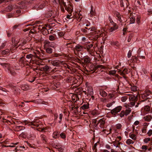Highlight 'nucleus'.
Wrapping results in <instances>:
<instances>
[{
    "label": "nucleus",
    "mask_w": 152,
    "mask_h": 152,
    "mask_svg": "<svg viewBox=\"0 0 152 152\" xmlns=\"http://www.w3.org/2000/svg\"><path fill=\"white\" fill-rule=\"evenodd\" d=\"M142 98L143 99L141 101L137 102L138 100V98L136 96L134 95H132L129 97V99L130 102V104L129 106L131 107H134V108L138 107L139 105L141 104V102H143L146 101L148 99L146 98V96L144 94L141 95Z\"/></svg>",
    "instance_id": "nucleus-1"
},
{
    "label": "nucleus",
    "mask_w": 152,
    "mask_h": 152,
    "mask_svg": "<svg viewBox=\"0 0 152 152\" xmlns=\"http://www.w3.org/2000/svg\"><path fill=\"white\" fill-rule=\"evenodd\" d=\"M122 107L121 106H118L109 112L107 115V118H110V117H116L117 116L118 113L119 112L122 110Z\"/></svg>",
    "instance_id": "nucleus-2"
},
{
    "label": "nucleus",
    "mask_w": 152,
    "mask_h": 152,
    "mask_svg": "<svg viewBox=\"0 0 152 152\" xmlns=\"http://www.w3.org/2000/svg\"><path fill=\"white\" fill-rule=\"evenodd\" d=\"M13 9H17L16 12L17 13H20L23 12L21 6H18L16 5H15L13 6L10 5L6 8L5 9L6 12H9L12 10Z\"/></svg>",
    "instance_id": "nucleus-3"
},
{
    "label": "nucleus",
    "mask_w": 152,
    "mask_h": 152,
    "mask_svg": "<svg viewBox=\"0 0 152 152\" xmlns=\"http://www.w3.org/2000/svg\"><path fill=\"white\" fill-rule=\"evenodd\" d=\"M109 21H110V23H111V24H109L108 26H110L111 25L112 26L108 28V31L110 33L112 32L118 28V26L112 20L109 19L108 22Z\"/></svg>",
    "instance_id": "nucleus-4"
},
{
    "label": "nucleus",
    "mask_w": 152,
    "mask_h": 152,
    "mask_svg": "<svg viewBox=\"0 0 152 152\" xmlns=\"http://www.w3.org/2000/svg\"><path fill=\"white\" fill-rule=\"evenodd\" d=\"M39 120H34V121L31 122L28 121H24V124L25 125L33 126L37 127H40L42 125L40 123H39Z\"/></svg>",
    "instance_id": "nucleus-5"
},
{
    "label": "nucleus",
    "mask_w": 152,
    "mask_h": 152,
    "mask_svg": "<svg viewBox=\"0 0 152 152\" xmlns=\"http://www.w3.org/2000/svg\"><path fill=\"white\" fill-rule=\"evenodd\" d=\"M93 45L92 44H86L84 46V48L86 49L91 54L93 52Z\"/></svg>",
    "instance_id": "nucleus-6"
},
{
    "label": "nucleus",
    "mask_w": 152,
    "mask_h": 152,
    "mask_svg": "<svg viewBox=\"0 0 152 152\" xmlns=\"http://www.w3.org/2000/svg\"><path fill=\"white\" fill-rule=\"evenodd\" d=\"M45 45L49 47H52L55 48L56 47L55 43L54 42H50L48 41H46L45 42Z\"/></svg>",
    "instance_id": "nucleus-7"
},
{
    "label": "nucleus",
    "mask_w": 152,
    "mask_h": 152,
    "mask_svg": "<svg viewBox=\"0 0 152 152\" xmlns=\"http://www.w3.org/2000/svg\"><path fill=\"white\" fill-rule=\"evenodd\" d=\"M84 47L79 45H77L74 48V49L77 52L82 51L83 50Z\"/></svg>",
    "instance_id": "nucleus-8"
},
{
    "label": "nucleus",
    "mask_w": 152,
    "mask_h": 152,
    "mask_svg": "<svg viewBox=\"0 0 152 152\" xmlns=\"http://www.w3.org/2000/svg\"><path fill=\"white\" fill-rule=\"evenodd\" d=\"M64 4L65 9L69 13V14H71L72 11L73 9V6L71 5H69V6L68 7L66 5L65 3H64Z\"/></svg>",
    "instance_id": "nucleus-9"
},
{
    "label": "nucleus",
    "mask_w": 152,
    "mask_h": 152,
    "mask_svg": "<svg viewBox=\"0 0 152 152\" xmlns=\"http://www.w3.org/2000/svg\"><path fill=\"white\" fill-rule=\"evenodd\" d=\"M129 72V70L127 69L126 68H124L123 71L121 70L120 74L123 76V77L126 78V77L125 76V75L126 74H128Z\"/></svg>",
    "instance_id": "nucleus-10"
},
{
    "label": "nucleus",
    "mask_w": 152,
    "mask_h": 152,
    "mask_svg": "<svg viewBox=\"0 0 152 152\" xmlns=\"http://www.w3.org/2000/svg\"><path fill=\"white\" fill-rule=\"evenodd\" d=\"M99 93L100 95L103 97H106L107 95V93L103 89L100 90Z\"/></svg>",
    "instance_id": "nucleus-11"
},
{
    "label": "nucleus",
    "mask_w": 152,
    "mask_h": 152,
    "mask_svg": "<svg viewBox=\"0 0 152 152\" xmlns=\"http://www.w3.org/2000/svg\"><path fill=\"white\" fill-rule=\"evenodd\" d=\"M84 62L86 64H88L90 63L91 58L88 56H85L83 58Z\"/></svg>",
    "instance_id": "nucleus-12"
},
{
    "label": "nucleus",
    "mask_w": 152,
    "mask_h": 152,
    "mask_svg": "<svg viewBox=\"0 0 152 152\" xmlns=\"http://www.w3.org/2000/svg\"><path fill=\"white\" fill-rule=\"evenodd\" d=\"M25 127L22 126H15V130L17 131H19L25 129Z\"/></svg>",
    "instance_id": "nucleus-13"
},
{
    "label": "nucleus",
    "mask_w": 152,
    "mask_h": 152,
    "mask_svg": "<svg viewBox=\"0 0 152 152\" xmlns=\"http://www.w3.org/2000/svg\"><path fill=\"white\" fill-rule=\"evenodd\" d=\"M40 137L42 140L43 141V142H46L48 140L46 136L44 134H41L40 135Z\"/></svg>",
    "instance_id": "nucleus-14"
},
{
    "label": "nucleus",
    "mask_w": 152,
    "mask_h": 152,
    "mask_svg": "<svg viewBox=\"0 0 152 152\" xmlns=\"http://www.w3.org/2000/svg\"><path fill=\"white\" fill-rule=\"evenodd\" d=\"M45 49L46 51V52L50 54L52 53L53 50V49L50 47H47L45 46Z\"/></svg>",
    "instance_id": "nucleus-15"
},
{
    "label": "nucleus",
    "mask_w": 152,
    "mask_h": 152,
    "mask_svg": "<svg viewBox=\"0 0 152 152\" xmlns=\"http://www.w3.org/2000/svg\"><path fill=\"white\" fill-rule=\"evenodd\" d=\"M60 132L57 131L54 132L53 133V137L54 138H57L60 137Z\"/></svg>",
    "instance_id": "nucleus-16"
},
{
    "label": "nucleus",
    "mask_w": 152,
    "mask_h": 152,
    "mask_svg": "<svg viewBox=\"0 0 152 152\" xmlns=\"http://www.w3.org/2000/svg\"><path fill=\"white\" fill-rule=\"evenodd\" d=\"M57 38L56 34H53V35H50L49 36V39L50 41H53Z\"/></svg>",
    "instance_id": "nucleus-17"
},
{
    "label": "nucleus",
    "mask_w": 152,
    "mask_h": 152,
    "mask_svg": "<svg viewBox=\"0 0 152 152\" xmlns=\"http://www.w3.org/2000/svg\"><path fill=\"white\" fill-rule=\"evenodd\" d=\"M145 95L146 97V98L147 99H148V101L147 102H151L150 101V99H151V96H150V94H151V92L150 91H149L148 92H146L144 94Z\"/></svg>",
    "instance_id": "nucleus-18"
},
{
    "label": "nucleus",
    "mask_w": 152,
    "mask_h": 152,
    "mask_svg": "<svg viewBox=\"0 0 152 152\" xmlns=\"http://www.w3.org/2000/svg\"><path fill=\"white\" fill-rule=\"evenodd\" d=\"M36 135L33 134H28L27 135V137L28 138L31 140H34L36 137Z\"/></svg>",
    "instance_id": "nucleus-19"
},
{
    "label": "nucleus",
    "mask_w": 152,
    "mask_h": 152,
    "mask_svg": "<svg viewBox=\"0 0 152 152\" xmlns=\"http://www.w3.org/2000/svg\"><path fill=\"white\" fill-rule=\"evenodd\" d=\"M144 118L145 121L149 122L152 119V117L151 115H148L144 117Z\"/></svg>",
    "instance_id": "nucleus-20"
},
{
    "label": "nucleus",
    "mask_w": 152,
    "mask_h": 152,
    "mask_svg": "<svg viewBox=\"0 0 152 152\" xmlns=\"http://www.w3.org/2000/svg\"><path fill=\"white\" fill-rule=\"evenodd\" d=\"M20 87L21 88V89L23 90H26L28 89L29 88L28 86L22 84L20 86Z\"/></svg>",
    "instance_id": "nucleus-21"
},
{
    "label": "nucleus",
    "mask_w": 152,
    "mask_h": 152,
    "mask_svg": "<svg viewBox=\"0 0 152 152\" xmlns=\"http://www.w3.org/2000/svg\"><path fill=\"white\" fill-rule=\"evenodd\" d=\"M42 34L44 35H46L48 34V30L46 29L45 27H42Z\"/></svg>",
    "instance_id": "nucleus-22"
},
{
    "label": "nucleus",
    "mask_w": 152,
    "mask_h": 152,
    "mask_svg": "<svg viewBox=\"0 0 152 152\" xmlns=\"http://www.w3.org/2000/svg\"><path fill=\"white\" fill-rule=\"evenodd\" d=\"M129 136L131 139L133 140H135L137 138L136 135L132 133V132L129 134Z\"/></svg>",
    "instance_id": "nucleus-23"
},
{
    "label": "nucleus",
    "mask_w": 152,
    "mask_h": 152,
    "mask_svg": "<svg viewBox=\"0 0 152 152\" xmlns=\"http://www.w3.org/2000/svg\"><path fill=\"white\" fill-rule=\"evenodd\" d=\"M124 115H126V114L125 113V111L124 110H122L121 111L120 113L118 114L117 116H119L121 117L122 118L124 117Z\"/></svg>",
    "instance_id": "nucleus-24"
},
{
    "label": "nucleus",
    "mask_w": 152,
    "mask_h": 152,
    "mask_svg": "<svg viewBox=\"0 0 152 152\" xmlns=\"http://www.w3.org/2000/svg\"><path fill=\"white\" fill-rule=\"evenodd\" d=\"M36 129L40 132H46V131L47 130V129H46L45 128H42L40 127H39L38 128H36Z\"/></svg>",
    "instance_id": "nucleus-25"
},
{
    "label": "nucleus",
    "mask_w": 152,
    "mask_h": 152,
    "mask_svg": "<svg viewBox=\"0 0 152 152\" xmlns=\"http://www.w3.org/2000/svg\"><path fill=\"white\" fill-rule=\"evenodd\" d=\"M0 65L3 66L4 68H8L9 66V64L5 63H1Z\"/></svg>",
    "instance_id": "nucleus-26"
},
{
    "label": "nucleus",
    "mask_w": 152,
    "mask_h": 152,
    "mask_svg": "<svg viewBox=\"0 0 152 152\" xmlns=\"http://www.w3.org/2000/svg\"><path fill=\"white\" fill-rule=\"evenodd\" d=\"M121 144V143L119 141H117L115 143L113 144V145L116 147V148H118L120 149H121L120 145Z\"/></svg>",
    "instance_id": "nucleus-27"
},
{
    "label": "nucleus",
    "mask_w": 152,
    "mask_h": 152,
    "mask_svg": "<svg viewBox=\"0 0 152 152\" xmlns=\"http://www.w3.org/2000/svg\"><path fill=\"white\" fill-rule=\"evenodd\" d=\"M111 45H115L117 47H118L119 46V43L117 41H113L111 43Z\"/></svg>",
    "instance_id": "nucleus-28"
},
{
    "label": "nucleus",
    "mask_w": 152,
    "mask_h": 152,
    "mask_svg": "<svg viewBox=\"0 0 152 152\" xmlns=\"http://www.w3.org/2000/svg\"><path fill=\"white\" fill-rule=\"evenodd\" d=\"M81 107L83 110L87 109L89 107V104H84Z\"/></svg>",
    "instance_id": "nucleus-29"
},
{
    "label": "nucleus",
    "mask_w": 152,
    "mask_h": 152,
    "mask_svg": "<svg viewBox=\"0 0 152 152\" xmlns=\"http://www.w3.org/2000/svg\"><path fill=\"white\" fill-rule=\"evenodd\" d=\"M116 17L118 18V20L121 22H123V20L121 19V15L119 13H118L116 14Z\"/></svg>",
    "instance_id": "nucleus-30"
},
{
    "label": "nucleus",
    "mask_w": 152,
    "mask_h": 152,
    "mask_svg": "<svg viewBox=\"0 0 152 152\" xmlns=\"http://www.w3.org/2000/svg\"><path fill=\"white\" fill-rule=\"evenodd\" d=\"M42 69L45 71L48 72L49 71L48 70L49 69V67L48 66H45L43 67Z\"/></svg>",
    "instance_id": "nucleus-31"
},
{
    "label": "nucleus",
    "mask_w": 152,
    "mask_h": 152,
    "mask_svg": "<svg viewBox=\"0 0 152 152\" xmlns=\"http://www.w3.org/2000/svg\"><path fill=\"white\" fill-rule=\"evenodd\" d=\"M63 139H65L66 138V135L65 133L64 132H61L59 135Z\"/></svg>",
    "instance_id": "nucleus-32"
},
{
    "label": "nucleus",
    "mask_w": 152,
    "mask_h": 152,
    "mask_svg": "<svg viewBox=\"0 0 152 152\" xmlns=\"http://www.w3.org/2000/svg\"><path fill=\"white\" fill-rule=\"evenodd\" d=\"M10 52V50L9 49H7L5 50H3L2 52V54L4 55H6L8 54Z\"/></svg>",
    "instance_id": "nucleus-33"
},
{
    "label": "nucleus",
    "mask_w": 152,
    "mask_h": 152,
    "mask_svg": "<svg viewBox=\"0 0 152 152\" xmlns=\"http://www.w3.org/2000/svg\"><path fill=\"white\" fill-rule=\"evenodd\" d=\"M126 143L128 145H130L133 144L134 142L132 140L128 139L126 140Z\"/></svg>",
    "instance_id": "nucleus-34"
},
{
    "label": "nucleus",
    "mask_w": 152,
    "mask_h": 152,
    "mask_svg": "<svg viewBox=\"0 0 152 152\" xmlns=\"http://www.w3.org/2000/svg\"><path fill=\"white\" fill-rule=\"evenodd\" d=\"M33 55L31 54H29L26 56V57L28 59H30L29 61H31V58L33 57Z\"/></svg>",
    "instance_id": "nucleus-35"
},
{
    "label": "nucleus",
    "mask_w": 152,
    "mask_h": 152,
    "mask_svg": "<svg viewBox=\"0 0 152 152\" xmlns=\"http://www.w3.org/2000/svg\"><path fill=\"white\" fill-rule=\"evenodd\" d=\"M39 4H36L33 6V8L34 9H36L37 10H39Z\"/></svg>",
    "instance_id": "nucleus-36"
},
{
    "label": "nucleus",
    "mask_w": 152,
    "mask_h": 152,
    "mask_svg": "<svg viewBox=\"0 0 152 152\" xmlns=\"http://www.w3.org/2000/svg\"><path fill=\"white\" fill-rule=\"evenodd\" d=\"M144 109L145 111L148 112L150 110V107L148 105H146L144 107Z\"/></svg>",
    "instance_id": "nucleus-37"
},
{
    "label": "nucleus",
    "mask_w": 152,
    "mask_h": 152,
    "mask_svg": "<svg viewBox=\"0 0 152 152\" xmlns=\"http://www.w3.org/2000/svg\"><path fill=\"white\" fill-rule=\"evenodd\" d=\"M99 123L100 127L101 128H103L104 124V121H103L101 119H100V120Z\"/></svg>",
    "instance_id": "nucleus-38"
},
{
    "label": "nucleus",
    "mask_w": 152,
    "mask_h": 152,
    "mask_svg": "<svg viewBox=\"0 0 152 152\" xmlns=\"http://www.w3.org/2000/svg\"><path fill=\"white\" fill-rule=\"evenodd\" d=\"M25 148V147L24 146H17L16 149L18 150L23 151V149Z\"/></svg>",
    "instance_id": "nucleus-39"
},
{
    "label": "nucleus",
    "mask_w": 152,
    "mask_h": 152,
    "mask_svg": "<svg viewBox=\"0 0 152 152\" xmlns=\"http://www.w3.org/2000/svg\"><path fill=\"white\" fill-rule=\"evenodd\" d=\"M131 110L130 108H129L127 109H126L125 111V113L126 114V115H128L131 112Z\"/></svg>",
    "instance_id": "nucleus-40"
},
{
    "label": "nucleus",
    "mask_w": 152,
    "mask_h": 152,
    "mask_svg": "<svg viewBox=\"0 0 152 152\" xmlns=\"http://www.w3.org/2000/svg\"><path fill=\"white\" fill-rule=\"evenodd\" d=\"M20 136L21 137H23L24 138H25L27 137V135H26V133L24 132L22 133L20 135Z\"/></svg>",
    "instance_id": "nucleus-41"
},
{
    "label": "nucleus",
    "mask_w": 152,
    "mask_h": 152,
    "mask_svg": "<svg viewBox=\"0 0 152 152\" xmlns=\"http://www.w3.org/2000/svg\"><path fill=\"white\" fill-rule=\"evenodd\" d=\"M36 77H31L30 78H29V81L31 83H32L35 80Z\"/></svg>",
    "instance_id": "nucleus-42"
},
{
    "label": "nucleus",
    "mask_w": 152,
    "mask_h": 152,
    "mask_svg": "<svg viewBox=\"0 0 152 152\" xmlns=\"http://www.w3.org/2000/svg\"><path fill=\"white\" fill-rule=\"evenodd\" d=\"M135 20V18L133 16L131 17L130 18V21L131 23H134Z\"/></svg>",
    "instance_id": "nucleus-43"
},
{
    "label": "nucleus",
    "mask_w": 152,
    "mask_h": 152,
    "mask_svg": "<svg viewBox=\"0 0 152 152\" xmlns=\"http://www.w3.org/2000/svg\"><path fill=\"white\" fill-rule=\"evenodd\" d=\"M127 98H127V96H123L121 98V101L123 102H124L126 101V100L127 99Z\"/></svg>",
    "instance_id": "nucleus-44"
},
{
    "label": "nucleus",
    "mask_w": 152,
    "mask_h": 152,
    "mask_svg": "<svg viewBox=\"0 0 152 152\" xmlns=\"http://www.w3.org/2000/svg\"><path fill=\"white\" fill-rule=\"evenodd\" d=\"M9 71L10 73L12 75H15V72L13 70L10 69Z\"/></svg>",
    "instance_id": "nucleus-45"
},
{
    "label": "nucleus",
    "mask_w": 152,
    "mask_h": 152,
    "mask_svg": "<svg viewBox=\"0 0 152 152\" xmlns=\"http://www.w3.org/2000/svg\"><path fill=\"white\" fill-rule=\"evenodd\" d=\"M122 127V125L120 124H118L116 125V128L118 129H120Z\"/></svg>",
    "instance_id": "nucleus-46"
},
{
    "label": "nucleus",
    "mask_w": 152,
    "mask_h": 152,
    "mask_svg": "<svg viewBox=\"0 0 152 152\" xmlns=\"http://www.w3.org/2000/svg\"><path fill=\"white\" fill-rule=\"evenodd\" d=\"M116 71L115 70H111L109 72V74L110 75H114L116 74Z\"/></svg>",
    "instance_id": "nucleus-47"
},
{
    "label": "nucleus",
    "mask_w": 152,
    "mask_h": 152,
    "mask_svg": "<svg viewBox=\"0 0 152 152\" xmlns=\"http://www.w3.org/2000/svg\"><path fill=\"white\" fill-rule=\"evenodd\" d=\"M19 108H21V107H23L25 106V104L24 102H22L21 103V104H19L18 105Z\"/></svg>",
    "instance_id": "nucleus-48"
},
{
    "label": "nucleus",
    "mask_w": 152,
    "mask_h": 152,
    "mask_svg": "<svg viewBox=\"0 0 152 152\" xmlns=\"http://www.w3.org/2000/svg\"><path fill=\"white\" fill-rule=\"evenodd\" d=\"M147 146L146 145H143L141 147V148L143 150L142 151H145L147 150Z\"/></svg>",
    "instance_id": "nucleus-49"
},
{
    "label": "nucleus",
    "mask_w": 152,
    "mask_h": 152,
    "mask_svg": "<svg viewBox=\"0 0 152 152\" xmlns=\"http://www.w3.org/2000/svg\"><path fill=\"white\" fill-rule=\"evenodd\" d=\"M151 140V138H147L145 139L144 140V142L145 143H147L148 141Z\"/></svg>",
    "instance_id": "nucleus-50"
},
{
    "label": "nucleus",
    "mask_w": 152,
    "mask_h": 152,
    "mask_svg": "<svg viewBox=\"0 0 152 152\" xmlns=\"http://www.w3.org/2000/svg\"><path fill=\"white\" fill-rule=\"evenodd\" d=\"M59 145H58L55 144V143L52 144V146L53 147L55 148L58 149L59 147Z\"/></svg>",
    "instance_id": "nucleus-51"
},
{
    "label": "nucleus",
    "mask_w": 152,
    "mask_h": 152,
    "mask_svg": "<svg viewBox=\"0 0 152 152\" xmlns=\"http://www.w3.org/2000/svg\"><path fill=\"white\" fill-rule=\"evenodd\" d=\"M149 137L151 136L152 134V130L150 129L149 130L147 133Z\"/></svg>",
    "instance_id": "nucleus-52"
},
{
    "label": "nucleus",
    "mask_w": 152,
    "mask_h": 152,
    "mask_svg": "<svg viewBox=\"0 0 152 152\" xmlns=\"http://www.w3.org/2000/svg\"><path fill=\"white\" fill-rule=\"evenodd\" d=\"M20 24L18 25H14L13 27V29H15L17 28H18V29L19 28V27L20 26Z\"/></svg>",
    "instance_id": "nucleus-53"
},
{
    "label": "nucleus",
    "mask_w": 152,
    "mask_h": 152,
    "mask_svg": "<svg viewBox=\"0 0 152 152\" xmlns=\"http://www.w3.org/2000/svg\"><path fill=\"white\" fill-rule=\"evenodd\" d=\"M131 56H132V51H131V50H129V52H128L127 56H128V58H129Z\"/></svg>",
    "instance_id": "nucleus-54"
},
{
    "label": "nucleus",
    "mask_w": 152,
    "mask_h": 152,
    "mask_svg": "<svg viewBox=\"0 0 152 152\" xmlns=\"http://www.w3.org/2000/svg\"><path fill=\"white\" fill-rule=\"evenodd\" d=\"M76 18H77V20L80 21L82 20V19L83 18V16H78V17H77Z\"/></svg>",
    "instance_id": "nucleus-55"
},
{
    "label": "nucleus",
    "mask_w": 152,
    "mask_h": 152,
    "mask_svg": "<svg viewBox=\"0 0 152 152\" xmlns=\"http://www.w3.org/2000/svg\"><path fill=\"white\" fill-rule=\"evenodd\" d=\"M142 133L145 134L146 132V128L143 127L142 129Z\"/></svg>",
    "instance_id": "nucleus-56"
},
{
    "label": "nucleus",
    "mask_w": 152,
    "mask_h": 152,
    "mask_svg": "<svg viewBox=\"0 0 152 152\" xmlns=\"http://www.w3.org/2000/svg\"><path fill=\"white\" fill-rule=\"evenodd\" d=\"M131 88H132V91H136L137 90L136 87L135 86L132 87Z\"/></svg>",
    "instance_id": "nucleus-57"
},
{
    "label": "nucleus",
    "mask_w": 152,
    "mask_h": 152,
    "mask_svg": "<svg viewBox=\"0 0 152 152\" xmlns=\"http://www.w3.org/2000/svg\"><path fill=\"white\" fill-rule=\"evenodd\" d=\"M6 44L5 43H2V44L0 47V49H1L4 48V47L5 46Z\"/></svg>",
    "instance_id": "nucleus-58"
},
{
    "label": "nucleus",
    "mask_w": 152,
    "mask_h": 152,
    "mask_svg": "<svg viewBox=\"0 0 152 152\" xmlns=\"http://www.w3.org/2000/svg\"><path fill=\"white\" fill-rule=\"evenodd\" d=\"M112 105V103H111V102H110V103H108L107 104L106 106L107 107H110Z\"/></svg>",
    "instance_id": "nucleus-59"
},
{
    "label": "nucleus",
    "mask_w": 152,
    "mask_h": 152,
    "mask_svg": "<svg viewBox=\"0 0 152 152\" xmlns=\"http://www.w3.org/2000/svg\"><path fill=\"white\" fill-rule=\"evenodd\" d=\"M134 149H135L134 148L132 147L131 148V150L129 151V152H136V151L135 152V150H134Z\"/></svg>",
    "instance_id": "nucleus-60"
},
{
    "label": "nucleus",
    "mask_w": 152,
    "mask_h": 152,
    "mask_svg": "<svg viewBox=\"0 0 152 152\" xmlns=\"http://www.w3.org/2000/svg\"><path fill=\"white\" fill-rule=\"evenodd\" d=\"M39 10L42 9L44 7V5L42 4H39Z\"/></svg>",
    "instance_id": "nucleus-61"
},
{
    "label": "nucleus",
    "mask_w": 152,
    "mask_h": 152,
    "mask_svg": "<svg viewBox=\"0 0 152 152\" xmlns=\"http://www.w3.org/2000/svg\"><path fill=\"white\" fill-rule=\"evenodd\" d=\"M136 21L138 23L140 22V18L137 17L136 18Z\"/></svg>",
    "instance_id": "nucleus-62"
},
{
    "label": "nucleus",
    "mask_w": 152,
    "mask_h": 152,
    "mask_svg": "<svg viewBox=\"0 0 152 152\" xmlns=\"http://www.w3.org/2000/svg\"><path fill=\"white\" fill-rule=\"evenodd\" d=\"M88 92H89V94L91 96L93 94V91L92 90L91 91H89Z\"/></svg>",
    "instance_id": "nucleus-63"
},
{
    "label": "nucleus",
    "mask_w": 152,
    "mask_h": 152,
    "mask_svg": "<svg viewBox=\"0 0 152 152\" xmlns=\"http://www.w3.org/2000/svg\"><path fill=\"white\" fill-rule=\"evenodd\" d=\"M106 148L108 149H111L110 147L108 145H106L105 146Z\"/></svg>",
    "instance_id": "nucleus-64"
}]
</instances>
